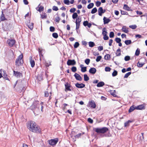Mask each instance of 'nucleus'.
Here are the masks:
<instances>
[{
	"mask_svg": "<svg viewBox=\"0 0 147 147\" xmlns=\"http://www.w3.org/2000/svg\"><path fill=\"white\" fill-rule=\"evenodd\" d=\"M27 126L29 130L33 132L40 133L41 131L39 127L33 121H30L28 122L27 124Z\"/></svg>",
	"mask_w": 147,
	"mask_h": 147,
	"instance_id": "nucleus-1",
	"label": "nucleus"
},
{
	"mask_svg": "<svg viewBox=\"0 0 147 147\" xmlns=\"http://www.w3.org/2000/svg\"><path fill=\"white\" fill-rule=\"evenodd\" d=\"M23 57V55L22 53L16 58L15 61V65L17 66H19L23 64L24 63Z\"/></svg>",
	"mask_w": 147,
	"mask_h": 147,
	"instance_id": "nucleus-2",
	"label": "nucleus"
},
{
	"mask_svg": "<svg viewBox=\"0 0 147 147\" xmlns=\"http://www.w3.org/2000/svg\"><path fill=\"white\" fill-rule=\"evenodd\" d=\"M94 130L98 133L104 134L108 131L109 129L107 127H104L101 128H94Z\"/></svg>",
	"mask_w": 147,
	"mask_h": 147,
	"instance_id": "nucleus-3",
	"label": "nucleus"
},
{
	"mask_svg": "<svg viewBox=\"0 0 147 147\" xmlns=\"http://www.w3.org/2000/svg\"><path fill=\"white\" fill-rule=\"evenodd\" d=\"M8 12V11L7 9L6 10V9H4L2 10L1 11V14L0 18V21H3L7 20V19L5 16V14L4 13H5V14H6V16H8V15H7Z\"/></svg>",
	"mask_w": 147,
	"mask_h": 147,
	"instance_id": "nucleus-4",
	"label": "nucleus"
},
{
	"mask_svg": "<svg viewBox=\"0 0 147 147\" xmlns=\"http://www.w3.org/2000/svg\"><path fill=\"white\" fill-rule=\"evenodd\" d=\"M58 140H59L58 138H55V139L49 140L48 141V142L50 145L55 146L57 144Z\"/></svg>",
	"mask_w": 147,
	"mask_h": 147,
	"instance_id": "nucleus-5",
	"label": "nucleus"
},
{
	"mask_svg": "<svg viewBox=\"0 0 147 147\" xmlns=\"http://www.w3.org/2000/svg\"><path fill=\"white\" fill-rule=\"evenodd\" d=\"M82 21L81 18H80V16L78 17L76 21V29L77 30L79 29L80 28V22Z\"/></svg>",
	"mask_w": 147,
	"mask_h": 147,
	"instance_id": "nucleus-6",
	"label": "nucleus"
},
{
	"mask_svg": "<svg viewBox=\"0 0 147 147\" xmlns=\"http://www.w3.org/2000/svg\"><path fill=\"white\" fill-rule=\"evenodd\" d=\"M7 42L9 46L10 47H13L15 45L16 43V40L13 39H8L7 40Z\"/></svg>",
	"mask_w": 147,
	"mask_h": 147,
	"instance_id": "nucleus-7",
	"label": "nucleus"
},
{
	"mask_svg": "<svg viewBox=\"0 0 147 147\" xmlns=\"http://www.w3.org/2000/svg\"><path fill=\"white\" fill-rule=\"evenodd\" d=\"M106 12L105 9H103L102 7H100L98 9V14L99 16H101L102 14Z\"/></svg>",
	"mask_w": 147,
	"mask_h": 147,
	"instance_id": "nucleus-8",
	"label": "nucleus"
},
{
	"mask_svg": "<svg viewBox=\"0 0 147 147\" xmlns=\"http://www.w3.org/2000/svg\"><path fill=\"white\" fill-rule=\"evenodd\" d=\"M13 75L17 78H20L21 76H22V75L21 73L18 71H15L14 70H13Z\"/></svg>",
	"mask_w": 147,
	"mask_h": 147,
	"instance_id": "nucleus-9",
	"label": "nucleus"
},
{
	"mask_svg": "<svg viewBox=\"0 0 147 147\" xmlns=\"http://www.w3.org/2000/svg\"><path fill=\"white\" fill-rule=\"evenodd\" d=\"M76 64V62L75 60L69 59L67 62V64L68 65H74Z\"/></svg>",
	"mask_w": 147,
	"mask_h": 147,
	"instance_id": "nucleus-10",
	"label": "nucleus"
},
{
	"mask_svg": "<svg viewBox=\"0 0 147 147\" xmlns=\"http://www.w3.org/2000/svg\"><path fill=\"white\" fill-rule=\"evenodd\" d=\"M88 104L89 106L90 107L93 108H95L96 107V105L94 100H92L90 101H89Z\"/></svg>",
	"mask_w": 147,
	"mask_h": 147,
	"instance_id": "nucleus-11",
	"label": "nucleus"
},
{
	"mask_svg": "<svg viewBox=\"0 0 147 147\" xmlns=\"http://www.w3.org/2000/svg\"><path fill=\"white\" fill-rule=\"evenodd\" d=\"M39 102L38 101H34L33 103L31 105V107L33 109H35L37 107L38 108V109H39V107H37L38 105L39 104L38 103Z\"/></svg>",
	"mask_w": 147,
	"mask_h": 147,
	"instance_id": "nucleus-12",
	"label": "nucleus"
},
{
	"mask_svg": "<svg viewBox=\"0 0 147 147\" xmlns=\"http://www.w3.org/2000/svg\"><path fill=\"white\" fill-rule=\"evenodd\" d=\"M145 105L144 104L136 106V110H143L145 108Z\"/></svg>",
	"mask_w": 147,
	"mask_h": 147,
	"instance_id": "nucleus-13",
	"label": "nucleus"
},
{
	"mask_svg": "<svg viewBox=\"0 0 147 147\" xmlns=\"http://www.w3.org/2000/svg\"><path fill=\"white\" fill-rule=\"evenodd\" d=\"M65 91H71V89L70 88L71 87V86L69 83H68L67 82L65 84Z\"/></svg>",
	"mask_w": 147,
	"mask_h": 147,
	"instance_id": "nucleus-14",
	"label": "nucleus"
},
{
	"mask_svg": "<svg viewBox=\"0 0 147 147\" xmlns=\"http://www.w3.org/2000/svg\"><path fill=\"white\" fill-rule=\"evenodd\" d=\"M43 72L41 71L40 74H39L37 76V78L38 80L39 81H41L43 80Z\"/></svg>",
	"mask_w": 147,
	"mask_h": 147,
	"instance_id": "nucleus-15",
	"label": "nucleus"
},
{
	"mask_svg": "<svg viewBox=\"0 0 147 147\" xmlns=\"http://www.w3.org/2000/svg\"><path fill=\"white\" fill-rule=\"evenodd\" d=\"M30 63L32 67H33L35 64V61L33 59L32 57L30 56Z\"/></svg>",
	"mask_w": 147,
	"mask_h": 147,
	"instance_id": "nucleus-16",
	"label": "nucleus"
},
{
	"mask_svg": "<svg viewBox=\"0 0 147 147\" xmlns=\"http://www.w3.org/2000/svg\"><path fill=\"white\" fill-rule=\"evenodd\" d=\"M74 76L76 80L79 81H81L82 80V77L78 74L76 73Z\"/></svg>",
	"mask_w": 147,
	"mask_h": 147,
	"instance_id": "nucleus-17",
	"label": "nucleus"
},
{
	"mask_svg": "<svg viewBox=\"0 0 147 147\" xmlns=\"http://www.w3.org/2000/svg\"><path fill=\"white\" fill-rule=\"evenodd\" d=\"M76 86L78 88H83L85 86V85L83 84L77 83L75 84Z\"/></svg>",
	"mask_w": 147,
	"mask_h": 147,
	"instance_id": "nucleus-18",
	"label": "nucleus"
},
{
	"mask_svg": "<svg viewBox=\"0 0 147 147\" xmlns=\"http://www.w3.org/2000/svg\"><path fill=\"white\" fill-rule=\"evenodd\" d=\"M43 50L42 49H41L40 48H38V51L39 52L40 59V60H41V57H43V54L44 53H43Z\"/></svg>",
	"mask_w": 147,
	"mask_h": 147,
	"instance_id": "nucleus-19",
	"label": "nucleus"
},
{
	"mask_svg": "<svg viewBox=\"0 0 147 147\" xmlns=\"http://www.w3.org/2000/svg\"><path fill=\"white\" fill-rule=\"evenodd\" d=\"M104 24H108L111 21V20L106 17H104L103 18Z\"/></svg>",
	"mask_w": 147,
	"mask_h": 147,
	"instance_id": "nucleus-20",
	"label": "nucleus"
},
{
	"mask_svg": "<svg viewBox=\"0 0 147 147\" xmlns=\"http://www.w3.org/2000/svg\"><path fill=\"white\" fill-rule=\"evenodd\" d=\"M96 71V69L94 67L91 68L89 70V73L92 74H95Z\"/></svg>",
	"mask_w": 147,
	"mask_h": 147,
	"instance_id": "nucleus-21",
	"label": "nucleus"
},
{
	"mask_svg": "<svg viewBox=\"0 0 147 147\" xmlns=\"http://www.w3.org/2000/svg\"><path fill=\"white\" fill-rule=\"evenodd\" d=\"M27 26L31 30H32L34 27V23H30L26 24Z\"/></svg>",
	"mask_w": 147,
	"mask_h": 147,
	"instance_id": "nucleus-22",
	"label": "nucleus"
},
{
	"mask_svg": "<svg viewBox=\"0 0 147 147\" xmlns=\"http://www.w3.org/2000/svg\"><path fill=\"white\" fill-rule=\"evenodd\" d=\"M24 87L22 86L21 85H20L18 87V90L19 92H24Z\"/></svg>",
	"mask_w": 147,
	"mask_h": 147,
	"instance_id": "nucleus-23",
	"label": "nucleus"
},
{
	"mask_svg": "<svg viewBox=\"0 0 147 147\" xmlns=\"http://www.w3.org/2000/svg\"><path fill=\"white\" fill-rule=\"evenodd\" d=\"M3 76H2V77L5 80H8V81H9V78L8 77L7 75V74L6 73L5 71H3Z\"/></svg>",
	"mask_w": 147,
	"mask_h": 147,
	"instance_id": "nucleus-24",
	"label": "nucleus"
},
{
	"mask_svg": "<svg viewBox=\"0 0 147 147\" xmlns=\"http://www.w3.org/2000/svg\"><path fill=\"white\" fill-rule=\"evenodd\" d=\"M123 9L127 11H131L132 10L126 4H124L123 6Z\"/></svg>",
	"mask_w": 147,
	"mask_h": 147,
	"instance_id": "nucleus-25",
	"label": "nucleus"
},
{
	"mask_svg": "<svg viewBox=\"0 0 147 147\" xmlns=\"http://www.w3.org/2000/svg\"><path fill=\"white\" fill-rule=\"evenodd\" d=\"M81 68V71L82 72H84L86 71L87 67H84V65L81 64L80 65Z\"/></svg>",
	"mask_w": 147,
	"mask_h": 147,
	"instance_id": "nucleus-26",
	"label": "nucleus"
},
{
	"mask_svg": "<svg viewBox=\"0 0 147 147\" xmlns=\"http://www.w3.org/2000/svg\"><path fill=\"white\" fill-rule=\"evenodd\" d=\"M136 107H134V105H132L130 107L128 111L129 112L131 113L134 110L136 109Z\"/></svg>",
	"mask_w": 147,
	"mask_h": 147,
	"instance_id": "nucleus-27",
	"label": "nucleus"
},
{
	"mask_svg": "<svg viewBox=\"0 0 147 147\" xmlns=\"http://www.w3.org/2000/svg\"><path fill=\"white\" fill-rule=\"evenodd\" d=\"M144 64V62H140V61H139L137 63V66L138 67H142Z\"/></svg>",
	"mask_w": 147,
	"mask_h": 147,
	"instance_id": "nucleus-28",
	"label": "nucleus"
},
{
	"mask_svg": "<svg viewBox=\"0 0 147 147\" xmlns=\"http://www.w3.org/2000/svg\"><path fill=\"white\" fill-rule=\"evenodd\" d=\"M122 31L126 33H127L129 32V31L128 30V29L127 28L126 26H124L122 27Z\"/></svg>",
	"mask_w": 147,
	"mask_h": 147,
	"instance_id": "nucleus-29",
	"label": "nucleus"
},
{
	"mask_svg": "<svg viewBox=\"0 0 147 147\" xmlns=\"http://www.w3.org/2000/svg\"><path fill=\"white\" fill-rule=\"evenodd\" d=\"M38 7H39L38 9V11L40 12L43 11L44 9V7L43 6L40 5V4L39 5Z\"/></svg>",
	"mask_w": 147,
	"mask_h": 147,
	"instance_id": "nucleus-30",
	"label": "nucleus"
},
{
	"mask_svg": "<svg viewBox=\"0 0 147 147\" xmlns=\"http://www.w3.org/2000/svg\"><path fill=\"white\" fill-rule=\"evenodd\" d=\"M116 55L117 56H119L121 55V49L120 48H119L116 51Z\"/></svg>",
	"mask_w": 147,
	"mask_h": 147,
	"instance_id": "nucleus-31",
	"label": "nucleus"
},
{
	"mask_svg": "<svg viewBox=\"0 0 147 147\" xmlns=\"http://www.w3.org/2000/svg\"><path fill=\"white\" fill-rule=\"evenodd\" d=\"M105 85L104 83L103 82H101L98 83L97 85V86L98 87H102Z\"/></svg>",
	"mask_w": 147,
	"mask_h": 147,
	"instance_id": "nucleus-32",
	"label": "nucleus"
},
{
	"mask_svg": "<svg viewBox=\"0 0 147 147\" xmlns=\"http://www.w3.org/2000/svg\"><path fill=\"white\" fill-rule=\"evenodd\" d=\"M88 44L89 46L90 47H94L95 45L94 43L91 41H90L88 42Z\"/></svg>",
	"mask_w": 147,
	"mask_h": 147,
	"instance_id": "nucleus-33",
	"label": "nucleus"
},
{
	"mask_svg": "<svg viewBox=\"0 0 147 147\" xmlns=\"http://www.w3.org/2000/svg\"><path fill=\"white\" fill-rule=\"evenodd\" d=\"M84 80L85 81H88L89 79V78L88 76L86 74L84 75Z\"/></svg>",
	"mask_w": 147,
	"mask_h": 147,
	"instance_id": "nucleus-34",
	"label": "nucleus"
},
{
	"mask_svg": "<svg viewBox=\"0 0 147 147\" xmlns=\"http://www.w3.org/2000/svg\"><path fill=\"white\" fill-rule=\"evenodd\" d=\"M106 30V28H104L102 29V34L103 36L107 35V32Z\"/></svg>",
	"mask_w": 147,
	"mask_h": 147,
	"instance_id": "nucleus-35",
	"label": "nucleus"
},
{
	"mask_svg": "<svg viewBox=\"0 0 147 147\" xmlns=\"http://www.w3.org/2000/svg\"><path fill=\"white\" fill-rule=\"evenodd\" d=\"M110 55L109 54H107L105 56V59L106 60H108L110 58Z\"/></svg>",
	"mask_w": 147,
	"mask_h": 147,
	"instance_id": "nucleus-36",
	"label": "nucleus"
},
{
	"mask_svg": "<svg viewBox=\"0 0 147 147\" xmlns=\"http://www.w3.org/2000/svg\"><path fill=\"white\" fill-rule=\"evenodd\" d=\"M60 20V18L58 16L55 17V21L56 22H57L58 23L59 22Z\"/></svg>",
	"mask_w": 147,
	"mask_h": 147,
	"instance_id": "nucleus-37",
	"label": "nucleus"
},
{
	"mask_svg": "<svg viewBox=\"0 0 147 147\" xmlns=\"http://www.w3.org/2000/svg\"><path fill=\"white\" fill-rule=\"evenodd\" d=\"M94 5V4L93 3H90L87 6V8L88 9H90L92 8Z\"/></svg>",
	"mask_w": 147,
	"mask_h": 147,
	"instance_id": "nucleus-38",
	"label": "nucleus"
},
{
	"mask_svg": "<svg viewBox=\"0 0 147 147\" xmlns=\"http://www.w3.org/2000/svg\"><path fill=\"white\" fill-rule=\"evenodd\" d=\"M125 43L126 45L130 44L131 43V40H126L125 41Z\"/></svg>",
	"mask_w": 147,
	"mask_h": 147,
	"instance_id": "nucleus-39",
	"label": "nucleus"
},
{
	"mask_svg": "<svg viewBox=\"0 0 147 147\" xmlns=\"http://www.w3.org/2000/svg\"><path fill=\"white\" fill-rule=\"evenodd\" d=\"M78 15L76 13H74L72 15V17L73 19H75L77 18Z\"/></svg>",
	"mask_w": 147,
	"mask_h": 147,
	"instance_id": "nucleus-40",
	"label": "nucleus"
},
{
	"mask_svg": "<svg viewBox=\"0 0 147 147\" xmlns=\"http://www.w3.org/2000/svg\"><path fill=\"white\" fill-rule=\"evenodd\" d=\"M140 53V50L138 49V48L137 50L136 51L135 53V55L136 56H138L139 55Z\"/></svg>",
	"mask_w": 147,
	"mask_h": 147,
	"instance_id": "nucleus-41",
	"label": "nucleus"
},
{
	"mask_svg": "<svg viewBox=\"0 0 147 147\" xmlns=\"http://www.w3.org/2000/svg\"><path fill=\"white\" fill-rule=\"evenodd\" d=\"M97 11V9L96 7L93 8L92 10L91 13L94 14L96 13Z\"/></svg>",
	"mask_w": 147,
	"mask_h": 147,
	"instance_id": "nucleus-42",
	"label": "nucleus"
},
{
	"mask_svg": "<svg viewBox=\"0 0 147 147\" xmlns=\"http://www.w3.org/2000/svg\"><path fill=\"white\" fill-rule=\"evenodd\" d=\"M118 72L117 71L115 70H114L112 74V76L115 77L117 75Z\"/></svg>",
	"mask_w": 147,
	"mask_h": 147,
	"instance_id": "nucleus-43",
	"label": "nucleus"
},
{
	"mask_svg": "<svg viewBox=\"0 0 147 147\" xmlns=\"http://www.w3.org/2000/svg\"><path fill=\"white\" fill-rule=\"evenodd\" d=\"M52 36L54 38H57L58 37V34L57 33H53Z\"/></svg>",
	"mask_w": 147,
	"mask_h": 147,
	"instance_id": "nucleus-44",
	"label": "nucleus"
},
{
	"mask_svg": "<svg viewBox=\"0 0 147 147\" xmlns=\"http://www.w3.org/2000/svg\"><path fill=\"white\" fill-rule=\"evenodd\" d=\"M84 133H79L78 134L76 135L75 136V138H78L80 137Z\"/></svg>",
	"mask_w": 147,
	"mask_h": 147,
	"instance_id": "nucleus-45",
	"label": "nucleus"
},
{
	"mask_svg": "<svg viewBox=\"0 0 147 147\" xmlns=\"http://www.w3.org/2000/svg\"><path fill=\"white\" fill-rule=\"evenodd\" d=\"M132 121L130 120H128V121H126L124 123V126L127 127L129 125V123H131Z\"/></svg>",
	"mask_w": 147,
	"mask_h": 147,
	"instance_id": "nucleus-46",
	"label": "nucleus"
},
{
	"mask_svg": "<svg viewBox=\"0 0 147 147\" xmlns=\"http://www.w3.org/2000/svg\"><path fill=\"white\" fill-rule=\"evenodd\" d=\"M79 46V44L78 42H76L74 45V47L75 48H78Z\"/></svg>",
	"mask_w": 147,
	"mask_h": 147,
	"instance_id": "nucleus-47",
	"label": "nucleus"
},
{
	"mask_svg": "<svg viewBox=\"0 0 147 147\" xmlns=\"http://www.w3.org/2000/svg\"><path fill=\"white\" fill-rule=\"evenodd\" d=\"M131 74V72H128L124 76V78H127Z\"/></svg>",
	"mask_w": 147,
	"mask_h": 147,
	"instance_id": "nucleus-48",
	"label": "nucleus"
},
{
	"mask_svg": "<svg viewBox=\"0 0 147 147\" xmlns=\"http://www.w3.org/2000/svg\"><path fill=\"white\" fill-rule=\"evenodd\" d=\"M90 60L89 59H87L85 60V62L87 65H88L90 62Z\"/></svg>",
	"mask_w": 147,
	"mask_h": 147,
	"instance_id": "nucleus-49",
	"label": "nucleus"
},
{
	"mask_svg": "<svg viewBox=\"0 0 147 147\" xmlns=\"http://www.w3.org/2000/svg\"><path fill=\"white\" fill-rule=\"evenodd\" d=\"M129 27L133 29H135L137 28V26L136 25H131Z\"/></svg>",
	"mask_w": 147,
	"mask_h": 147,
	"instance_id": "nucleus-50",
	"label": "nucleus"
},
{
	"mask_svg": "<svg viewBox=\"0 0 147 147\" xmlns=\"http://www.w3.org/2000/svg\"><path fill=\"white\" fill-rule=\"evenodd\" d=\"M71 70L73 72H75L77 70L76 67L75 66H73L72 67Z\"/></svg>",
	"mask_w": 147,
	"mask_h": 147,
	"instance_id": "nucleus-51",
	"label": "nucleus"
},
{
	"mask_svg": "<svg viewBox=\"0 0 147 147\" xmlns=\"http://www.w3.org/2000/svg\"><path fill=\"white\" fill-rule=\"evenodd\" d=\"M102 58V57L101 56H98L96 59V62H98L100 61Z\"/></svg>",
	"mask_w": 147,
	"mask_h": 147,
	"instance_id": "nucleus-52",
	"label": "nucleus"
},
{
	"mask_svg": "<svg viewBox=\"0 0 147 147\" xmlns=\"http://www.w3.org/2000/svg\"><path fill=\"white\" fill-rule=\"evenodd\" d=\"M55 28L53 26H51L50 27V30L51 32H54L55 31Z\"/></svg>",
	"mask_w": 147,
	"mask_h": 147,
	"instance_id": "nucleus-53",
	"label": "nucleus"
},
{
	"mask_svg": "<svg viewBox=\"0 0 147 147\" xmlns=\"http://www.w3.org/2000/svg\"><path fill=\"white\" fill-rule=\"evenodd\" d=\"M121 13L122 15H127L128 14V13L126 11L121 10Z\"/></svg>",
	"mask_w": 147,
	"mask_h": 147,
	"instance_id": "nucleus-54",
	"label": "nucleus"
},
{
	"mask_svg": "<svg viewBox=\"0 0 147 147\" xmlns=\"http://www.w3.org/2000/svg\"><path fill=\"white\" fill-rule=\"evenodd\" d=\"M115 40L117 43H118L121 42V40L119 38L117 37L115 38Z\"/></svg>",
	"mask_w": 147,
	"mask_h": 147,
	"instance_id": "nucleus-55",
	"label": "nucleus"
},
{
	"mask_svg": "<svg viewBox=\"0 0 147 147\" xmlns=\"http://www.w3.org/2000/svg\"><path fill=\"white\" fill-rule=\"evenodd\" d=\"M114 33L113 32H111L110 33L109 37L110 38H113L114 36Z\"/></svg>",
	"mask_w": 147,
	"mask_h": 147,
	"instance_id": "nucleus-56",
	"label": "nucleus"
},
{
	"mask_svg": "<svg viewBox=\"0 0 147 147\" xmlns=\"http://www.w3.org/2000/svg\"><path fill=\"white\" fill-rule=\"evenodd\" d=\"M64 3L67 5H69V0H64Z\"/></svg>",
	"mask_w": 147,
	"mask_h": 147,
	"instance_id": "nucleus-57",
	"label": "nucleus"
},
{
	"mask_svg": "<svg viewBox=\"0 0 147 147\" xmlns=\"http://www.w3.org/2000/svg\"><path fill=\"white\" fill-rule=\"evenodd\" d=\"M130 59V57L128 56H126L124 58V59L125 61H128Z\"/></svg>",
	"mask_w": 147,
	"mask_h": 147,
	"instance_id": "nucleus-58",
	"label": "nucleus"
},
{
	"mask_svg": "<svg viewBox=\"0 0 147 147\" xmlns=\"http://www.w3.org/2000/svg\"><path fill=\"white\" fill-rule=\"evenodd\" d=\"M101 4V2L99 1H97L96 2V5L97 7H99L100 5Z\"/></svg>",
	"mask_w": 147,
	"mask_h": 147,
	"instance_id": "nucleus-59",
	"label": "nucleus"
},
{
	"mask_svg": "<svg viewBox=\"0 0 147 147\" xmlns=\"http://www.w3.org/2000/svg\"><path fill=\"white\" fill-rule=\"evenodd\" d=\"M111 70V68L109 67H106L105 68V70L106 71H110Z\"/></svg>",
	"mask_w": 147,
	"mask_h": 147,
	"instance_id": "nucleus-60",
	"label": "nucleus"
},
{
	"mask_svg": "<svg viewBox=\"0 0 147 147\" xmlns=\"http://www.w3.org/2000/svg\"><path fill=\"white\" fill-rule=\"evenodd\" d=\"M52 9L53 10L55 11H57L59 9L57 7L55 6H54L53 7Z\"/></svg>",
	"mask_w": 147,
	"mask_h": 147,
	"instance_id": "nucleus-61",
	"label": "nucleus"
},
{
	"mask_svg": "<svg viewBox=\"0 0 147 147\" xmlns=\"http://www.w3.org/2000/svg\"><path fill=\"white\" fill-rule=\"evenodd\" d=\"M104 39L105 40H107L109 38L108 36L107 35H105L103 36Z\"/></svg>",
	"mask_w": 147,
	"mask_h": 147,
	"instance_id": "nucleus-62",
	"label": "nucleus"
},
{
	"mask_svg": "<svg viewBox=\"0 0 147 147\" xmlns=\"http://www.w3.org/2000/svg\"><path fill=\"white\" fill-rule=\"evenodd\" d=\"M88 122L92 123L93 122V120L91 118H89L88 119Z\"/></svg>",
	"mask_w": 147,
	"mask_h": 147,
	"instance_id": "nucleus-63",
	"label": "nucleus"
},
{
	"mask_svg": "<svg viewBox=\"0 0 147 147\" xmlns=\"http://www.w3.org/2000/svg\"><path fill=\"white\" fill-rule=\"evenodd\" d=\"M76 11V9L75 8H71L70 10V12L71 13H74Z\"/></svg>",
	"mask_w": 147,
	"mask_h": 147,
	"instance_id": "nucleus-64",
	"label": "nucleus"
}]
</instances>
